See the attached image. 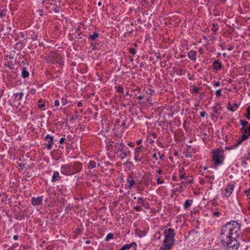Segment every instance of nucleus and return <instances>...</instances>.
<instances>
[{"instance_id": "obj_60", "label": "nucleus", "mask_w": 250, "mask_h": 250, "mask_svg": "<svg viewBox=\"0 0 250 250\" xmlns=\"http://www.w3.org/2000/svg\"><path fill=\"white\" fill-rule=\"evenodd\" d=\"M90 243H91V241L90 240H87L85 242V243L86 244H89Z\"/></svg>"}, {"instance_id": "obj_1", "label": "nucleus", "mask_w": 250, "mask_h": 250, "mask_svg": "<svg viewBox=\"0 0 250 250\" xmlns=\"http://www.w3.org/2000/svg\"><path fill=\"white\" fill-rule=\"evenodd\" d=\"M241 225L235 221H231L222 226L220 236L222 239L226 240L230 237L235 238L238 237L240 234Z\"/></svg>"}, {"instance_id": "obj_21", "label": "nucleus", "mask_w": 250, "mask_h": 250, "mask_svg": "<svg viewBox=\"0 0 250 250\" xmlns=\"http://www.w3.org/2000/svg\"><path fill=\"white\" fill-rule=\"evenodd\" d=\"M97 164L95 161H90L87 165V169H90L91 168H94L96 167Z\"/></svg>"}, {"instance_id": "obj_35", "label": "nucleus", "mask_w": 250, "mask_h": 250, "mask_svg": "<svg viewBox=\"0 0 250 250\" xmlns=\"http://www.w3.org/2000/svg\"><path fill=\"white\" fill-rule=\"evenodd\" d=\"M67 103V100L65 98H62L61 100V104L62 105H65Z\"/></svg>"}, {"instance_id": "obj_25", "label": "nucleus", "mask_w": 250, "mask_h": 250, "mask_svg": "<svg viewBox=\"0 0 250 250\" xmlns=\"http://www.w3.org/2000/svg\"><path fill=\"white\" fill-rule=\"evenodd\" d=\"M249 122L243 120H240V125H242V128H244L246 126V125H248Z\"/></svg>"}, {"instance_id": "obj_28", "label": "nucleus", "mask_w": 250, "mask_h": 250, "mask_svg": "<svg viewBox=\"0 0 250 250\" xmlns=\"http://www.w3.org/2000/svg\"><path fill=\"white\" fill-rule=\"evenodd\" d=\"M200 89V87H198L196 85H194L192 87L193 93L197 94L199 92V90Z\"/></svg>"}, {"instance_id": "obj_33", "label": "nucleus", "mask_w": 250, "mask_h": 250, "mask_svg": "<svg viewBox=\"0 0 250 250\" xmlns=\"http://www.w3.org/2000/svg\"><path fill=\"white\" fill-rule=\"evenodd\" d=\"M142 233H143V232L142 231L140 230L136 229L135 230L136 234L139 237H142Z\"/></svg>"}, {"instance_id": "obj_22", "label": "nucleus", "mask_w": 250, "mask_h": 250, "mask_svg": "<svg viewBox=\"0 0 250 250\" xmlns=\"http://www.w3.org/2000/svg\"><path fill=\"white\" fill-rule=\"evenodd\" d=\"M99 37V35L98 33H94L93 35H90L88 39L89 40H91L92 41H95L96 38Z\"/></svg>"}, {"instance_id": "obj_48", "label": "nucleus", "mask_w": 250, "mask_h": 250, "mask_svg": "<svg viewBox=\"0 0 250 250\" xmlns=\"http://www.w3.org/2000/svg\"><path fill=\"white\" fill-rule=\"evenodd\" d=\"M159 155H160V157H159L160 160H163L164 157V155L163 154H161L160 152H159Z\"/></svg>"}, {"instance_id": "obj_54", "label": "nucleus", "mask_w": 250, "mask_h": 250, "mask_svg": "<svg viewBox=\"0 0 250 250\" xmlns=\"http://www.w3.org/2000/svg\"><path fill=\"white\" fill-rule=\"evenodd\" d=\"M19 238V236L18 235H14L13 236V239L15 240H16L18 239Z\"/></svg>"}, {"instance_id": "obj_59", "label": "nucleus", "mask_w": 250, "mask_h": 250, "mask_svg": "<svg viewBox=\"0 0 250 250\" xmlns=\"http://www.w3.org/2000/svg\"><path fill=\"white\" fill-rule=\"evenodd\" d=\"M233 49V47L232 46H229L228 48V50H229V51H231V50H232Z\"/></svg>"}, {"instance_id": "obj_5", "label": "nucleus", "mask_w": 250, "mask_h": 250, "mask_svg": "<svg viewBox=\"0 0 250 250\" xmlns=\"http://www.w3.org/2000/svg\"><path fill=\"white\" fill-rule=\"evenodd\" d=\"M239 238V235L238 237H235V238H231V237L227 240L222 239L221 241L222 244L226 243L227 248L229 250H237L240 243L238 241Z\"/></svg>"}, {"instance_id": "obj_18", "label": "nucleus", "mask_w": 250, "mask_h": 250, "mask_svg": "<svg viewBox=\"0 0 250 250\" xmlns=\"http://www.w3.org/2000/svg\"><path fill=\"white\" fill-rule=\"evenodd\" d=\"M29 76V73L26 70V67H22L21 68V76L22 78H26Z\"/></svg>"}, {"instance_id": "obj_15", "label": "nucleus", "mask_w": 250, "mask_h": 250, "mask_svg": "<svg viewBox=\"0 0 250 250\" xmlns=\"http://www.w3.org/2000/svg\"><path fill=\"white\" fill-rule=\"evenodd\" d=\"M197 53L195 50H190L188 54V56L189 59L192 61H195L196 60V56Z\"/></svg>"}, {"instance_id": "obj_47", "label": "nucleus", "mask_w": 250, "mask_h": 250, "mask_svg": "<svg viewBox=\"0 0 250 250\" xmlns=\"http://www.w3.org/2000/svg\"><path fill=\"white\" fill-rule=\"evenodd\" d=\"M152 157H153V158L155 159L156 160H158V159L156 153H153V154L152 155Z\"/></svg>"}, {"instance_id": "obj_58", "label": "nucleus", "mask_w": 250, "mask_h": 250, "mask_svg": "<svg viewBox=\"0 0 250 250\" xmlns=\"http://www.w3.org/2000/svg\"><path fill=\"white\" fill-rule=\"evenodd\" d=\"M144 96H142V95H140L139 96H138V98L139 99H140V100H142L143 99H144Z\"/></svg>"}, {"instance_id": "obj_40", "label": "nucleus", "mask_w": 250, "mask_h": 250, "mask_svg": "<svg viewBox=\"0 0 250 250\" xmlns=\"http://www.w3.org/2000/svg\"><path fill=\"white\" fill-rule=\"evenodd\" d=\"M213 111L214 113L215 114L218 113V109L216 106H214L213 107Z\"/></svg>"}, {"instance_id": "obj_34", "label": "nucleus", "mask_w": 250, "mask_h": 250, "mask_svg": "<svg viewBox=\"0 0 250 250\" xmlns=\"http://www.w3.org/2000/svg\"><path fill=\"white\" fill-rule=\"evenodd\" d=\"M42 102V100H40L39 101H38V103H39V104H38V107L40 108H42V107H43L44 106H45V104L44 103H41L40 104V103Z\"/></svg>"}, {"instance_id": "obj_27", "label": "nucleus", "mask_w": 250, "mask_h": 250, "mask_svg": "<svg viewBox=\"0 0 250 250\" xmlns=\"http://www.w3.org/2000/svg\"><path fill=\"white\" fill-rule=\"evenodd\" d=\"M247 113L245 115V117L248 120H250V107L248 106L247 107Z\"/></svg>"}, {"instance_id": "obj_61", "label": "nucleus", "mask_w": 250, "mask_h": 250, "mask_svg": "<svg viewBox=\"0 0 250 250\" xmlns=\"http://www.w3.org/2000/svg\"><path fill=\"white\" fill-rule=\"evenodd\" d=\"M81 32L79 33L78 34V38L79 39H81L82 38V37L81 36Z\"/></svg>"}, {"instance_id": "obj_52", "label": "nucleus", "mask_w": 250, "mask_h": 250, "mask_svg": "<svg viewBox=\"0 0 250 250\" xmlns=\"http://www.w3.org/2000/svg\"><path fill=\"white\" fill-rule=\"evenodd\" d=\"M36 92V90L35 89H31L30 90V93L32 94H35Z\"/></svg>"}, {"instance_id": "obj_16", "label": "nucleus", "mask_w": 250, "mask_h": 250, "mask_svg": "<svg viewBox=\"0 0 250 250\" xmlns=\"http://www.w3.org/2000/svg\"><path fill=\"white\" fill-rule=\"evenodd\" d=\"M212 67L215 70L218 71L221 69L222 65L219 60H216L213 62Z\"/></svg>"}, {"instance_id": "obj_20", "label": "nucleus", "mask_w": 250, "mask_h": 250, "mask_svg": "<svg viewBox=\"0 0 250 250\" xmlns=\"http://www.w3.org/2000/svg\"><path fill=\"white\" fill-rule=\"evenodd\" d=\"M192 203H193L192 200H186L184 205V208L185 209H186L189 208L191 206Z\"/></svg>"}, {"instance_id": "obj_10", "label": "nucleus", "mask_w": 250, "mask_h": 250, "mask_svg": "<svg viewBox=\"0 0 250 250\" xmlns=\"http://www.w3.org/2000/svg\"><path fill=\"white\" fill-rule=\"evenodd\" d=\"M82 168V165L81 163L78 162H75L73 165H72V171H73V175L80 172Z\"/></svg>"}, {"instance_id": "obj_13", "label": "nucleus", "mask_w": 250, "mask_h": 250, "mask_svg": "<svg viewBox=\"0 0 250 250\" xmlns=\"http://www.w3.org/2000/svg\"><path fill=\"white\" fill-rule=\"evenodd\" d=\"M126 183L128 184L127 188L130 189L132 188L136 184V182L133 179L132 177L130 175H128L126 179Z\"/></svg>"}, {"instance_id": "obj_31", "label": "nucleus", "mask_w": 250, "mask_h": 250, "mask_svg": "<svg viewBox=\"0 0 250 250\" xmlns=\"http://www.w3.org/2000/svg\"><path fill=\"white\" fill-rule=\"evenodd\" d=\"M6 65L10 69H14V64L12 62H8Z\"/></svg>"}, {"instance_id": "obj_24", "label": "nucleus", "mask_w": 250, "mask_h": 250, "mask_svg": "<svg viewBox=\"0 0 250 250\" xmlns=\"http://www.w3.org/2000/svg\"><path fill=\"white\" fill-rule=\"evenodd\" d=\"M24 94L23 92H20L16 93L14 95L15 98L17 99L18 100H20L22 99Z\"/></svg>"}, {"instance_id": "obj_36", "label": "nucleus", "mask_w": 250, "mask_h": 250, "mask_svg": "<svg viewBox=\"0 0 250 250\" xmlns=\"http://www.w3.org/2000/svg\"><path fill=\"white\" fill-rule=\"evenodd\" d=\"M129 52L132 55H135L136 54V50L134 48H131L129 49Z\"/></svg>"}, {"instance_id": "obj_17", "label": "nucleus", "mask_w": 250, "mask_h": 250, "mask_svg": "<svg viewBox=\"0 0 250 250\" xmlns=\"http://www.w3.org/2000/svg\"><path fill=\"white\" fill-rule=\"evenodd\" d=\"M60 179H61V177L59 175V173L58 171L54 172L52 177L51 181L53 183H55L57 181L60 180Z\"/></svg>"}, {"instance_id": "obj_19", "label": "nucleus", "mask_w": 250, "mask_h": 250, "mask_svg": "<svg viewBox=\"0 0 250 250\" xmlns=\"http://www.w3.org/2000/svg\"><path fill=\"white\" fill-rule=\"evenodd\" d=\"M238 106V104L237 103H234L232 104L229 103L227 107V109L234 112L236 110V108H237Z\"/></svg>"}, {"instance_id": "obj_23", "label": "nucleus", "mask_w": 250, "mask_h": 250, "mask_svg": "<svg viewBox=\"0 0 250 250\" xmlns=\"http://www.w3.org/2000/svg\"><path fill=\"white\" fill-rule=\"evenodd\" d=\"M146 202V199L143 197H138V201L137 204H140L143 206H145V203Z\"/></svg>"}, {"instance_id": "obj_4", "label": "nucleus", "mask_w": 250, "mask_h": 250, "mask_svg": "<svg viewBox=\"0 0 250 250\" xmlns=\"http://www.w3.org/2000/svg\"><path fill=\"white\" fill-rule=\"evenodd\" d=\"M212 160L214 163V165L216 166L222 165L224 162V151L220 149H217L212 150Z\"/></svg>"}, {"instance_id": "obj_30", "label": "nucleus", "mask_w": 250, "mask_h": 250, "mask_svg": "<svg viewBox=\"0 0 250 250\" xmlns=\"http://www.w3.org/2000/svg\"><path fill=\"white\" fill-rule=\"evenodd\" d=\"M113 238V233H108V234L106 235V237H105V241H109L110 239H112V238Z\"/></svg>"}, {"instance_id": "obj_3", "label": "nucleus", "mask_w": 250, "mask_h": 250, "mask_svg": "<svg viewBox=\"0 0 250 250\" xmlns=\"http://www.w3.org/2000/svg\"><path fill=\"white\" fill-rule=\"evenodd\" d=\"M114 153L118 154L119 152L120 153L118 155V157L121 160L125 159L127 156L130 155V151L127 146H126L124 143L121 142L117 144L114 146Z\"/></svg>"}, {"instance_id": "obj_32", "label": "nucleus", "mask_w": 250, "mask_h": 250, "mask_svg": "<svg viewBox=\"0 0 250 250\" xmlns=\"http://www.w3.org/2000/svg\"><path fill=\"white\" fill-rule=\"evenodd\" d=\"M19 246V244L18 243H14L13 244L11 247H9L8 249V250H13L15 248Z\"/></svg>"}, {"instance_id": "obj_44", "label": "nucleus", "mask_w": 250, "mask_h": 250, "mask_svg": "<svg viewBox=\"0 0 250 250\" xmlns=\"http://www.w3.org/2000/svg\"><path fill=\"white\" fill-rule=\"evenodd\" d=\"M60 105V102L58 100H55L54 102V105L55 106H58Z\"/></svg>"}, {"instance_id": "obj_29", "label": "nucleus", "mask_w": 250, "mask_h": 250, "mask_svg": "<svg viewBox=\"0 0 250 250\" xmlns=\"http://www.w3.org/2000/svg\"><path fill=\"white\" fill-rule=\"evenodd\" d=\"M6 15V9H2L0 10V17L2 18L5 16Z\"/></svg>"}, {"instance_id": "obj_50", "label": "nucleus", "mask_w": 250, "mask_h": 250, "mask_svg": "<svg viewBox=\"0 0 250 250\" xmlns=\"http://www.w3.org/2000/svg\"><path fill=\"white\" fill-rule=\"evenodd\" d=\"M65 140V138H61L60 139V141H59L60 144H62L64 142Z\"/></svg>"}, {"instance_id": "obj_53", "label": "nucleus", "mask_w": 250, "mask_h": 250, "mask_svg": "<svg viewBox=\"0 0 250 250\" xmlns=\"http://www.w3.org/2000/svg\"><path fill=\"white\" fill-rule=\"evenodd\" d=\"M156 172L159 175H161L163 173V171L161 169L158 170Z\"/></svg>"}, {"instance_id": "obj_51", "label": "nucleus", "mask_w": 250, "mask_h": 250, "mask_svg": "<svg viewBox=\"0 0 250 250\" xmlns=\"http://www.w3.org/2000/svg\"><path fill=\"white\" fill-rule=\"evenodd\" d=\"M219 214H220V212H219V211H215L213 212V215L217 217H218Z\"/></svg>"}, {"instance_id": "obj_41", "label": "nucleus", "mask_w": 250, "mask_h": 250, "mask_svg": "<svg viewBox=\"0 0 250 250\" xmlns=\"http://www.w3.org/2000/svg\"><path fill=\"white\" fill-rule=\"evenodd\" d=\"M221 91H222V90L221 89L217 90L216 91V96H219L221 95Z\"/></svg>"}, {"instance_id": "obj_11", "label": "nucleus", "mask_w": 250, "mask_h": 250, "mask_svg": "<svg viewBox=\"0 0 250 250\" xmlns=\"http://www.w3.org/2000/svg\"><path fill=\"white\" fill-rule=\"evenodd\" d=\"M141 146L137 147L135 150L134 160L136 162H142L143 158L140 155Z\"/></svg>"}, {"instance_id": "obj_57", "label": "nucleus", "mask_w": 250, "mask_h": 250, "mask_svg": "<svg viewBox=\"0 0 250 250\" xmlns=\"http://www.w3.org/2000/svg\"><path fill=\"white\" fill-rule=\"evenodd\" d=\"M82 105H83L82 103V102H79L78 103V104H77V106H78V107H81V106H82Z\"/></svg>"}, {"instance_id": "obj_49", "label": "nucleus", "mask_w": 250, "mask_h": 250, "mask_svg": "<svg viewBox=\"0 0 250 250\" xmlns=\"http://www.w3.org/2000/svg\"><path fill=\"white\" fill-rule=\"evenodd\" d=\"M206 115V112L205 111H202L200 112V116L202 117H204Z\"/></svg>"}, {"instance_id": "obj_14", "label": "nucleus", "mask_w": 250, "mask_h": 250, "mask_svg": "<svg viewBox=\"0 0 250 250\" xmlns=\"http://www.w3.org/2000/svg\"><path fill=\"white\" fill-rule=\"evenodd\" d=\"M137 245L135 242H133L130 244H126L124 245L122 248L123 250H129L131 248H132L134 250H136Z\"/></svg>"}, {"instance_id": "obj_56", "label": "nucleus", "mask_w": 250, "mask_h": 250, "mask_svg": "<svg viewBox=\"0 0 250 250\" xmlns=\"http://www.w3.org/2000/svg\"><path fill=\"white\" fill-rule=\"evenodd\" d=\"M193 180H190L189 181H187L186 182V183H188V184H192L193 183Z\"/></svg>"}, {"instance_id": "obj_42", "label": "nucleus", "mask_w": 250, "mask_h": 250, "mask_svg": "<svg viewBox=\"0 0 250 250\" xmlns=\"http://www.w3.org/2000/svg\"><path fill=\"white\" fill-rule=\"evenodd\" d=\"M236 143L234 144L233 145L231 146L230 147H226V148L228 149H231L236 148L237 146H235Z\"/></svg>"}, {"instance_id": "obj_38", "label": "nucleus", "mask_w": 250, "mask_h": 250, "mask_svg": "<svg viewBox=\"0 0 250 250\" xmlns=\"http://www.w3.org/2000/svg\"><path fill=\"white\" fill-rule=\"evenodd\" d=\"M157 183L158 185L163 184L164 183V181L162 180L160 178H158L157 179Z\"/></svg>"}, {"instance_id": "obj_62", "label": "nucleus", "mask_w": 250, "mask_h": 250, "mask_svg": "<svg viewBox=\"0 0 250 250\" xmlns=\"http://www.w3.org/2000/svg\"><path fill=\"white\" fill-rule=\"evenodd\" d=\"M182 72H183V70L182 69H180L179 70V74L180 75H182Z\"/></svg>"}, {"instance_id": "obj_45", "label": "nucleus", "mask_w": 250, "mask_h": 250, "mask_svg": "<svg viewBox=\"0 0 250 250\" xmlns=\"http://www.w3.org/2000/svg\"><path fill=\"white\" fill-rule=\"evenodd\" d=\"M60 7H55V8L54 9V11L55 13H59V11H60Z\"/></svg>"}, {"instance_id": "obj_46", "label": "nucleus", "mask_w": 250, "mask_h": 250, "mask_svg": "<svg viewBox=\"0 0 250 250\" xmlns=\"http://www.w3.org/2000/svg\"><path fill=\"white\" fill-rule=\"evenodd\" d=\"M245 128L247 129V130L249 132V134L250 135V125H246Z\"/></svg>"}, {"instance_id": "obj_12", "label": "nucleus", "mask_w": 250, "mask_h": 250, "mask_svg": "<svg viewBox=\"0 0 250 250\" xmlns=\"http://www.w3.org/2000/svg\"><path fill=\"white\" fill-rule=\"evenodd\" d=\"M42 196H38L37 197H32L31 199V202L33 206H39L42 203Z\"/></svg>"}, {"instance_id": "obj_55", "label": "nucleus", "mask_w": 250, "mask_h": 250, "mask_svg": "<svg viewBox=\"0 0 250 250\" xmlns=\"http://www.w3.org/2000/svg\"><path fill=\"white\" fill-rule=\"evenodd\" d=\"M180 178L181 179H184L186 178V176H185V174H182V175H180Z\"/></svg>"}, {"instance_id": "obj_37", "label": "nucleus", "mask_w": 250, "mask_h": 250, "mask_svg": "<svg viewBox=\"0 0 250 250\" xmlns=\"http://www.w3.org/2000/svg\"><path fill=\"white\" fill-rule=\"evenodd\" d=\"M134 209L137 211H141L142 210V208L141 206H136L134 207Z\"/></svg>"}, {"instance_id": "obj_9", "label": "nucleus", "mask_w": 250, "mask_h": 250, "mask_svg": "<svg viewBox=\"0 0 250 250\" xmlns=\"http://www.w3.org/2000/svg\"><path fill=\"white\" fill-rule=\"evenodd\" d=\"M234 188L233 184L228 185L223 191V194L226 197H229Z\"/></svg>"}, {"instance_id": "obj_7", "label": "nucleus", "mask_w": 250, "mask_h": 250, "mask_svg": "<svg viewBox=\"0 0 250 250\" xmlns=\"http://www.w3.org/2000/svg\"><path fill=\"white\" fill-rule=\"evenodd\" d=\"M72 164H67L64 165L61 167V172L63 175L66 176H71L73 175L72 171Z\"/></svg>"}, {"instance_id": "obj_2", "label": "nucleus", "mask_w": 250, "mask_h": 250, "mask_svg": "<svg viewBox=\"0 0 250 250\" xmlns=\"http://www.w3.org/2000/svg\"><path fill=\"white\" fill-rule=\"evenodd\" d=\"M164 234L165 239L163 241L162 246L161 247L160 250H170L174 244L175 230L173 229L169 228L165 231Z\"/></svg>"}, {"instance_id": "obj_63", "label": "nucleus", "mask_w": 250, "mask_h": 250, "mask_svg": "<svg viewBox=\"0 0 250 250\" xmlns=\"http://www.w3.org/2000/svg\"><path fill=\"white\" fill-rule=\"evenodd\" d=\"M125 123H126V122L125 121H123V122L122 123V126H125Z\"/></svg>"}, {"instance_id": "obj_26", "label": "nucleus", "mask_w": 250, "mask_h": 250, "mask_svg": "<svg viewBox=\"0 0 250 250\" xmlns=\"http://www.w3.org/2000/svg\"><path fill=\"white\" fill-rule=\"evenodd\" d=\"M116 89V92L118 93H124L123 87L122 86L119 85L115 87Z\"/></svg>"}, {"instance_id": "obj_43", "label": "nucleus", "mask_w": 250, "mask_h": 250, "mask_svg": "<svg viewBox=\"0 0 250 250\" xmlns=\"http://www.w3.org/2000/svg\"><path fill=\"white\" fill-rule=\"evenodd\" d=\"M213 83H213V85L214 86H218L220 85V82L217 81V82H214Z\"/></svg>"}, {"instance_id": "obj_39", "label": "nucleus", "mask_w": 250, "mask_h": 250, "mask_svg": "<svg viewBox=\"0 0 250 250\" xmlns=\"http://www.w3.org/2000/svg\"><path fill=\"white\" fill-rule=\"evenodd\" d=\"M97 44L98 45L99 44L98 43H93V42L91 43V46L92 47V49L93 50H95L96 49V48H97Z\"/></svg>"}, {"instance_id": "obj_64", "label": "nucleus", "mask_w": 250, "mask_h": 250, "mask_svg": "<svg viewBox=\"0 0 250 250\" xmlns=\"http://www.w3.org/2000/svg\"><path fill=\"white\" fill-rule=\"evenodd\" d=\"M245 192L246 193H247L248 192L249 194L247 195L248 196H250V189H249L248 190H245Z\"/></svg>"}, {"instance_id": "obj_8", "label": "nucleus", "mask_w": 250, "mask_h": 250, "mask_svg": "<svg viewBox=\"0 0 250 250\" xmlns=\"http://www.w3.org/2000/svg\"><path fill=\"white\" fill-rule=\"evenodd\" d=\"M44 139L45 140H48V143L44 144V146L48 150H51L54 144V137L49 134H47L45 136Z\"/></svg>"}, {"instance_id": "obj_6", "label": "nucleus", "mask_w": 250, "mask_h": 250, "mask_svg": "<svg viewBox=\"0 0 250 250\" xmlns=\"http://www.w3.org/2000/svg\"><path fill=\"white\" fill-rule=\"evenodd\" d=\"M240 130L243 133V135L236 140L235 146H238L243 141L248 139L250 136V135L249 134V132L247 130L245 127L241 128Z\"/></svg>"}]
</instances>
